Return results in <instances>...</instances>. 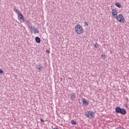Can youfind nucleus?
Segmentation results:
<instances>
[{"label": "nucleus", "mask_w": 129, "mask_h": 129, "mask_svg": "<svg viewBox=\"0 0 129 129\" xmlns=\"http://www.w3.org/2000/svg\"><path fill=\"white\" fill-rule=\"evenodd\" d=\"M46 53H47V54H50V50L46 49Z\"/></svg>", "instance_id": "dca6fc26"}, {"label": "nucleus", "mask_w": 129, "mask_h": 129, "mask_svg": "<svg viewBox=\"0 0 129 129\" xmlns=\"http://www.w3.org/2000/svg\"><path fill=\"white\" fill-rule=\"evenodd\" d=\"M40 121H41V122H45V121H44L43 119H40Z\"/></svg>", "instance_id": "aec40b11"}, {"label": "nucleus", "mask_w": 129, "mask_h": 129, "mask_svg": "<svg viewBox=\"0 0 129 129\" xmlns=\"http://www.w3.org/2000/svg\"><path fill=\"white\" fill-rule=\"evenodd\" d=\"M112 14L114 18H116L117 16V10H116V9H112Z\"/></svg>", "instance_id": "6e6552de"}, {"label": "nucleus", "mask_w": 129, "mask_h": 129, "mask_svg": "<svg viewBox=\"0 0 129 129\" xmlns=\"http://www.w3.org/2000/svg\"><path fill=\"white\" fill-rule=\"evenodd\" d=\"M75 32L78 35H81V34H83V28L82 26L80 24H77L75 26Z\"/></svg>", "instance_id": "7ed1b4c3"}, {"label": "nucleus", "mask_w": 129, "mask_h": 129, "mask_svg": "<svg viewBox=\"0 0 129 129\" xmlns=\"http://www.w3.org/2000/svg\"><path fill=\"white\" fill-rule=\"evenodd\" d=\"M101 57L102 58H105V57L106 58V56H105V55H104V54H102Z\"/></svg>", "instance_id": "a211bd4d"}, {"label": "nucleus", "mask_w": 129, "mask_h": 129, "mask_svg": "<svg viewBox=\"0 0 129 129\" xmlns=\"http://www.w3.org/2000/svg\"><path fill=\"white\" fill-rule=\"evenodd\" d=\"M29 28L30 29V31H31V32H32V31H34V30H35V29H36V28L35 27H33L31 26H29Z\"/></svg>", "instance_id": "f8f14e48"}, {"label": "nucleus", "mask_w": 129, "mask_h": 129, "mask_svg": "<svg viewBox=\"0 0 129 129\" xmlns=\"http://www.w3.org/2000/svg\"><path fill=\"white\" fill-rule=\"evenodd\" d=\"M33 32H34V34H39L40 31L38 30V28H34V30L33 29Z\"/></svg>", "instance_id": "9d476101"}, {"label": "nucleus", "mask_w": 129, "mask_h": 129, "mask_svg": "<svg viewBox=\"0 0 129 129\" xmlns=\"http://www.w3.org/2000/svg\"><path fill=\"white\" fill-rule=\"evenodd\" d=\"M128 98H127V101H128Z\"/></svg>", "instance_id": "4be33fe9"}, {"label": "nucleus", "mask_w": 129, "mask_h": 129, "mask_svg": "<svg viewBox=\"0 0 129 129\" xmlns=\"http://www.w3.org/2000/svg\"><path fill=\"white\" fill-rule=\"evenodd\" d=\"M71 100L74 101L75 98H76V93L75 92H72L70 94Z\"/></svg>", "instance_id": "423d86ee"}, {"label": "nucleus", "mask_w": 129, "mask_h": 129, "mask_svg": "<svg viewBox=\"0 0 129 129\" xmlns=\"http://www.w3.org/2000/svg\"><path fill=\"white\" fill-rule=\"evenodd\" d=\"M35 42H36L38 44H40L41 43V39L40 37L37 36L35 37Z\"/></svg>", "instance_id": "1a4fd4ad"}, {"label": "nucleus", "mask_w": 129, "mask_h": 129, "mask_svg": "<svg viewBox=\"0 0 129 129\" xmlns=\"http://www.w3.org/2000/svg\"><path fill=\"white\" fill-rule=\"evenodd\" d=\"M85 24L86 26H88V23H87V22L85 21Z\"/></svg>", "instance_id": "6ab92c4d"}, {"label": "nucleus", "mask_w": 129, "mask_h": 129, "mask_svg": "<svg viewBox=\"0 0 129 129\" xmlns=\"http://www.w3.org/2000/svg\"><path fill=\"white\" fill-rule=\"evenodd\" d=\"M117 21L118 22H120V23H124L125 22V20H124V17L122 16V14H119L116 16Z\"/></svg>", "instance_id": "20e7f679"}, {"label": "nucleus", "mask_w": 129, "mask_h": 129, "mask_svg": "<svg viewBox=\"0 0 129 129\" xmlns=\"http://www.w3.org/2000/svg\"><path fill=\"white\" fill-rule=\"evenodd\" d=\"M0 73H1L2 74H3V73H4V71H3L2 70V69H0Z\"/></svg>", "instance_id": "f3484780"}, {"label": "nucleus", "mask_w": 129, "mask_h": 129, "mask_svg": "<svg viewBox=\"0 0 129 129\" xmlns=\"http://www.w3.org/2000/svg\"><path fill=\"white\" fill-rule=\"evenodd\" d=\"M116 113H120L122 115H125L126 110L124 108H121L120 107H116L115 109Z\"/></svg>", "instance_id": "f03ea898"}, {"label": "nucleus", "mask_w": 129, "mask_h": 129, "mask_svg": "<svg viewBox=\"0 0 129 129\" xmlns=\"http://www.w3.org/2000/svg\"><path fill=\"white\" fill-rule=\"evenodd\" d=\"M115 6L116 7H117V8H121V5L118 3H115Z\"/></svg>", "instance_id": "ddd939ff"}, {"label": "nucleus", "mask_w": 129, "mask_h": 129, "mask_svg": "<svg viewBox=\"0 0 129 129\" xmlns=\"http://www.w3.org/2000/svg\"><path fill=\"white\" fill-rule=\"evenodd\" d=\"M128 106V105H127V104L125 105V107H127Z\"/></svg>", "instance_id": "412c9836"}, {"label": "nucleus", "mask_w": 129, "mask_h": 129, "mask_svg": "<svg viewBox=\"0 0 129 129\" xmlns=\"http://www.w3.org/2000/svg\"><path fill=\"white\" fill-rule=\"evenodd\" d=\"M86 116L88 118H92V117L95 116V114L91 111H89L88 112H86Z\"/></svg>", "instance_id": "39448f33"}, {"label": "nucleus", "mask_w": 129, "mask_h": 129, "mask_svg": "<svg viewBox=\"0 0 129 129\" xmlns=\"http://www.w3.org/2000/svg\"><path fill=\"white\" fill-rule=\"evenodd\" d=\"M94 47H95V48H98V43H95L94 44Z\"/></svg>", "instance_id": "2eb2a0df"}, {"label": "nucleus", "mask_w": 129, "mask_h": 129, "mask_svg": "<svg viewBox=\"0 0 129 129\" xmlns=\"http://www.w3.org/2000/svg\"><path fill=\"white\" fill-rule=\"evenodd\" d=\"M36 69H38V70H39V71H41L42 68H43V67L40 66V65H37L36 66Z\"/></svg>", "instance_id": "9b49d317"}, {"label": "nucleus", "mask_w": 129, "mask_h": 129, "mask_svg": "<svg viewBox=\"0 0 129 129\" xmlns=\"http://www.w3.org/2000/svg\"><path fill=\"white\" fill-rule=\"evenodd\" d=\"M71 123H72V124L75 125V124H76V121H75L74 120H71Z\"/></svg>", "instance_id": "4468645a"}, {"label": "nucleus", "mask_w": 129, "mask_h": 129, "mask_svg": "<svg viewBox=\"0 0 129 129\" xmlns=\"http://www.w3.org/2000/svg\"><path fill=\"white\" fill-rule=\"evenodd\" d=\"M82 101L83 102V105H84V106H87L89 104V102L85 98H83Z\"/></svg>", "instance_id": "0eeeda50"}, {"label": "nucleus", "mask_w": 129, "mask_h": 129, "mask_svg": "<svg viewBox=\"0 0 129 129\" xmlns=\"http://www.w3.org/2000/svg\"><path fill=\"white\" fill-rule=\"evenodd\" d=\"M13 11L15 12V13H16V14H18V18L19 21L20 22V23H24L25 22V19H24V15H23V14H22V12L18 9H17L16 7L13 8Z\"/></svg>", "instance_id": "f257e3e1"}]
</instances>
